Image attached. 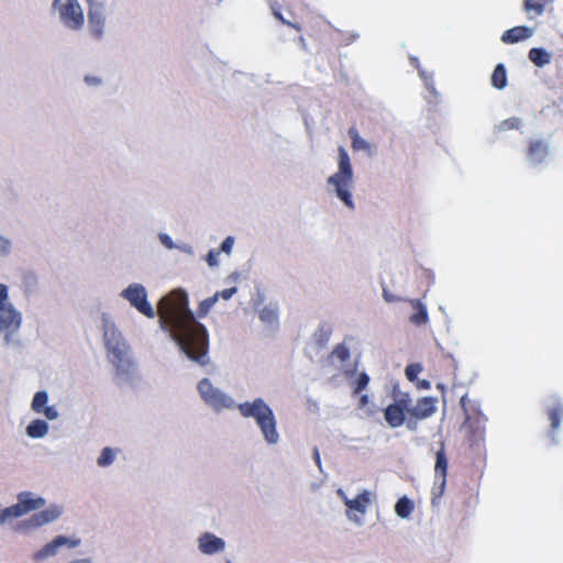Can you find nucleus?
<instances>
[{"label":"nucleus","mask_w":563,"mask_h":563,"mask_svg":"<svg viewBox=\"0 0 563 563\" xmlns=\"http://www.w3.org/2000/svg\"><path fill=\"white\" fill-rule=\"evenodd\" d=\"M217 302L218 296L206 298L199 303L196 316L189 307L188 294L178 288L164 296L157 305L161 329L168 333L180 354L199 367L208 366L211 357L209 331L197 317H206Z\"/></svg>","instance_id":"nucleus-1"},{"label":"nucleus","mask_w":563,"mask_h":563,"mask_svg":"<svg viewBox=\"0 0 563 563\" xmlns=\"http://www.w3.org/2000/svg\"><path fill=\"white\" fill-rule=\"evenodd\" d=\"M239 413L244 419H253L260 433L268 445H276L280 441L277 429V418L269 404L262 397L239 402Z\"/></svg>","instance_id":"nucleus-2"},{"label":"nucleus","mask_w":563,"mask_h":563,"mask_svg":"<svg viewBox=\"0 0 563 563\" xmlns=\"http://www.w3.org/2000/svg\"><path fill=\"white\" fill-rule=\"evenodd\" d=\"M239 413L244 419H253L260 433L268 445H276L280 441L277 429V418L269 404L262 397L239 402Z\"/></svg>","instance_id":"nucleus-3"},{"label":"nucleus","mask_w":563,"mask_h":563,"mask_svg":"<svg viewBox=\"0 0 563 563\" xmlns=\"http://www.w3.org/2000/svg\"><path fill=\"white\" fill-rule=\"evenodd\" d=\"M327 184L347 209H355L352 197L354 172L349 153L343 146L338 148V170L327 179Z\"/></svg>","instance_id":"nucleus-4"},{"label":"nucleus","mask_w":563,"mask_h":563,"mask_svg":"<svg viewBox=\"0 0 563 563\" xmlns=\"http://www.w3.org/2000/svg\"><path fill=\"white\" fill-rule=\"evenodd\" d=\"M107 361L113 367L112 380L118 387H137L141 374L133 351L108 357Z\"/></svg>","instance_id":"nucleus-5"},{"label":"nucleus","mask_w":563,"mask_h":563,"mask_svg":"<svg viewBox=\"0 0 563 563\" xmlns=\"http://www.w3.org/2000/svg\"><path fill=\"white\" fill-rule=\"evenodd\" d=\"M51 11L57 15L59 24L73 33L85 27V11L79 0H52Z\"/></svg>","instance_id":"nucleus-6"},{"label":"nucleus","mask_w":563,"mask_h":563,"mask_svg":"<svg viewBox=\"0 0 563 563\" xmlns=\"http://www.w3.org/2000/svg\"><path fill=\"white\" fill-rule=\"evenodd\" d=\"M197 391L205 405L214 412H221L224 409H238L239 402L231 395L216 387L207 377L197 383Z\"/></svg>","instance_id":"nucleus-7"},{"label":"nucleus","mask_w":563,"mask_h":563,"mask_svg":"<svg viewBox=\"0 0 563 563\" xmlns=\"http://www.w3.org/2000/svg\"><path fill=\"white\" fill-rule=\"evenodd\" d=\"M108 13L106 4L87 0V34L93 43H102L107 36Z\"/></svg>","instance_id":"nucleus-8"},{"label":"nucleus","mask_w":563,"mask_h":563,"mask_svg":"<svg viewBox=\"0 0 563 563\" xmlns=\"http://www.w3.org/2000/svg\"><path fill=\"white\" fill-rule=\"evenodd\" d=\"M64 506L52 504L43 510L34 512L29 518L20 520L13 527V531L20 534H30L31 532L57 521L64 514Z\"/></svg>","instance_id":"nucleus-9"},{"label":"nucleus","mask_w":563,"mask_h":563,"mask_svg":"<svg viewBox=\"0 0 563 563\" xmlns=\"http://www.w3.org/2000/svg\"><path fill=\"white\" fill-rule=\"evenodd\" d=\"M102 336L107 358L133 351L117 324L106 314L102 316Z\"/></svg>","instance_id":"nucleus-10"},{"label":"nucleus","mask_w":563,"mask_h":563,"mask_svg":"<svg viewBox=\"0 0 563 563\" xmlns=\"http://www.w3.org/2000/svg\"><path fill=\"white\" fill-rule=\"evenodd\" d=\"M120 297L125 299L131 307L135 308L141 314L153 319L155 310L148 301L147 290L144 285L139 283L130 284L120 292Z\"/></svg>","instance_id":"nucleus-11"},{"label":"nucleus","mask_w":563,"mask_h":563,"mask_svg":"<svg viewBox=\"0 0 563 563\" xmlns=\"http://www.w3.org/2000/svg\"><path fill=\"white\" fill-rule=\"evenodd\" d=\"M80 543L81 540L78 538L58 534L37 551H35L31 559L34 563H43L48 559L56 556L63 548L75 549L79 547Z\"/></svg>","instance_id":"nucleus-12"},{"label":"nucleus","mask_w":563,"mask_h":563,"mask_svg":"<svg viewBox=\"0 0 563 563\" xmlns=\"http://www.w3.org/2000/svg\"><path fill=\"white\" fill-rule=\"evenodd\" d=\"M345 506L347 520L356 527L365 522V515L369 506L368 495H339Z\"/></svg>","instance_id":"nucleus-13"},{"label":"nucleus","mask_w":563,"mask_h":563,"mask_svg":"<svg viewBox=\"0 0 563 563\" xmlns=\"http://www.w3.org/2000/svg\"><path fill=\"white\" fill-rule=\"evenodd\" d=\"M46 500L42 497L37 498H21L15 505L2 508L0 507V526L15 518H20L31 511L43 508Z\"/></svg>","instance_id":"nucleus-14"},{"label":"nucleus","mask_w":563,"mask_h":563,"mask_svg":"<svg viewBox=\"0 0 563 563\" xmlns=\"http://www.w3.org/2000/svg\"><path fill=\"white\" fill-rule=\"evenodd\" d=\"M198 551L208 556L218 555L224 552L227 543L224 539L212 532H202L196 540Z\"/></svg>","instance_id":"nucleus-15"},{"label":"nucleus","mask_w":563,"mask_h":563,"mask_svg":"<svg viewBox=\"0 0 563 563\" xmlns=\"http://www.w3.org/2000/svg\"><path fill=\"white\" fill-rule=\"evenodd\" d=\"M22 320V313L13 303L0 307V330H20Z\"/></svg>","instance_id":"nucleus-16"},{"label":"nucleus","mask_w":563,"mask_h":563,"mask_svg":"<svg viewBox=\"0 0 563 563\" xmlns=\"http://www.w3.org/2000/svg\"><path fill=\"white\" fill-rule=\"evenodd\" d=\"M550 146L543 140L531 141L528 148V163L538 166L545 162L550 155Z\"/></svg>","instance_id":"nucleus-17"},{"label":"nucleus","mask_w":563,"mask_h":563,"mask_svg":"<svg viewBox=\"0 0 563 563\" xmlns=\"http://www.w3.org/2000/svg\"><path fill=\"white\" fill-rule=\"evenodd\" d=\"M437 398L422 397L418 399L415 406H411L409 416L416 419H427L431 417L437 410Z\"/></svg>","instance_id":"nucleus-18"},{"label":"nucleus","mask_w":563,"mask_h":563,"mask_svg":"<svg viewBox=\"0 0 563 563\" xmlns=\"http://www.w3.org/2000/svg\"><path fill=\"white\" fill-rule=\"evenodd\" d=\"M406 413L405 409L391 402L384 409V419L390 428H398L405 423Z\"/></svg>","instance_id":"nucleus-19"},{"label":"nucleus","mask_w":563,"mask_h":563,"mask_svg":"<svg viewBox=\"0 0 563 563\" xmlns=\"http://www.w3.org/2000/svg\"><path fill=\"white\" fill-rule=\"evenodd\" d=\"M533 33L534 31L532 27L526 25L515 26L504 32L501 35V41L504 43H518L520 41L530 38Z\"/></svg>","instance_id":"nucleus-20"},{"label":"nucleus","mask_w":563,"mask_h":563,"mask_svg":"<svg viewBox=\"0 0 563 563\" xmlns=\"http://www.w3.org/2000/svg\"><path fill=\"white\" fill-rule=\"evenodd\" d=\"M49 426L43 419L32 420L25 428V433L31 439H43L48 433Z\"/></svg>","instance_id":"nucleus-21"},{"label":"nucleus","mask_w":563,"mask_h":563,"mask_svg":"<svg viewBox=\"0 0 563 563\" xmlns=\"http://www.w3.org/2000/svg\"><path fill=\"white\" fill-rule=\"evenodd\" d=\"M416 506L417 505L412 499H410L407 495H404L395 504V512L399 518L409 520L411 514L416 510Z\"/></svg>","instance_id":"nucleus-22"},{"label":"nucleus","mask_w":563,"mask_h":563,"mask_svg":"<svg viewBox=\"0 0 563 563\" xmlns=\"http://www.w3.org/2000/svg\"><path fill=\"white\" fill-rule=\"evenodd\" d=\"M548 413H549V418L551 421V429H552V432L549 434V437L551 438L553 444H558L559 441L553 432L555 430H558L560 427L561 418L563 417V404L559 402L558 405H554L553 407H549Z\"/></svg>","instance_id":"nucleus-23"},{"label":"nucleus","mask_w":563,"mask_h":563,"mask_svg":"<svg viewBox=\"0 0 563 563\" xmlns=\"http://www.w3.org/2000/svg\"><path fill=\"white\" fill-rule=\"evenodd\" d=\"M529 59L537 67H544L551 63L552 54L543 47H533L529 51Z\"/></svg>","instance_id":"nucleus-24"},{"label":"nucleus","mask_w":563,"mask_h":563,"mask_svg":"<svg viewBox=\"0 0 563 563\" xmlns=\"http://www.w3.org/2000/svg\"><path fill=\"white\" fill-rule=\"evenodd\" d=\"M490 84L498 90H503L507 86V71L503 63L495 66L490 76Z\"/></svg>","instance_id":"nucleus-25"},{"label":"nucleus","mask_w":563,"mask_h":563,"mask_svg":"<svg viewBox=\"0 0 563 563\" xmlns=\"http://www.w3.org/2000/svg\"><path fill=\"white\" fill-rule=\"evenodd\" d=\"M260 320L269 325L275 327L278 324V309L276 305L269 303L265 306L258 313Z\"/></svg>","instance_id":"nucleus-26"},{"label":"nucleus","mask_w":563,"mask_h":563,"mask_svg":"<svg viewBox=\"0 0 563 563\" xmlns=\"http://www.w3.org/2000/svg\"><path fill=\"white\" fill-rule=\"evenodd\" d=\"M412 305L416 312L410 317V321L417 325L427 323L429 320L427 307L419 300L413 301Z\"/></svg>","instance_id":"nucleus-27"},{"label":"nucleus","mask_w":563,"mask_h":563,"mask_svg":"<svg viewBox=\"0 0 563 563\" xmlns=\"http://www.w3.org/2000/svg\"><path fill=\"white\" fill-rule=\"evenodd\" d=\"M47 401H48V394L46 390H38L35 393V395L33 396V399H32V402H31V409L36 412V413H41L46 405H47Z\"/></svg>","instance_id":"nucleus-28"},{"label":"nucleus","mask_w":563,"mask_h":563,"mask_svg":"<svg viewBox=\"0 0 563 563\" xmlns=\"http://www.w3.org/2000/svg\"><path fill=\"white\" fill-rule=\"evenodd\" d=\"M349 136L352 141V147L355 151H363V152L371 151V144L365 139L361 137L355 129L352 128L349 130Z\"/></svg>","instance_id":"nucleus-29"},{"label":"nucleus","mask_w":563,"mask_h":563,"mask_svg":"<svg viewBox=\"0 0 563 563\" xmlns=\"http://www.w3.org/2000/svg\"><path fill=\"white\" fill-rule=\"evenodd\" d=\"M410 62L411 65H413L418 69L419 76L423 79L426 88L430 90L434 96H437L438 91L433 86L432 75H428V73L424 69L420 68L419 60L417 57H410Z\"/></svg>","instance_id":"nucleus-30"},{"label":"nucleus","mask_w":563,"mask_h":563,"mask_svg":"<svg viewBox=\"0 0 563 563\" xmlns=\"http://www.w3.org/2000/svg\"><path fill=\"white\" fill-rule=\"evenodd\" d=\"M115 460V451L112 448L106 446L101 450L97 459V464L100 467L110 466Z\"/></svg>","instance_id":"nucleus-31"},{"label":"nucleus","mask_w":563,"mask_h":563,"mask_svg":"<svg viewBox=\"0 0 563 563\" xmlns=\"http://www.w3.org/2000/svg\"><path fill=\"white\" fill-rule=\"evenodd\" d=\"M393 404L405 409L409 413V410L412 406V399H411L409 393L402 391L400 395H395Z\"/></svg>","instance_id":"nucleus-32"},{"label":"nucleus","mask_w":563,"mask_h":563,"mask_svg":"<svg viewBox=\"0 0 563 563\" xmlns=\"http://www.w3.org/2000/svg\"><path fill=\"white\" fill-rule=\"evenodd\" d=\"M423 367L420 363L408 364L405 368V375L409 382H417L418 375L422 372Z\"/></svg>","instance_id":"nucleus-33"},{"label":"nucleus","mask_w":563,"mask_h":563,"mask_svg":"<svg viewBox=\"0 0 563 563\" xmlns=\"http://www.w3.org/2000/svg\"><path fill=\"white\" fill-rule=\"evenodd\" d=\"M13 242L5 235L0 234V258H7L11 255Z\"/></svg>","instance_id":"nucleus-34"},{"label":"nucleus","mask_w":563,"mask_h":563,"mask_svg":"<svg viewBox=\"0 0 563 563\" xmlns=\"http://www.w3.org/2000/svg\"><path fill=\"white\" fill-rule=\"evenodd\" d=\"M521 124H522V121L520 118L512 117V118L501 121L498 125V129L500 131L518 130V129H520Z\"/></svg>","instance_id":"nucleus-35"},{"label":"nucleus","mask_w":563,"mask_h":563,"mask_svg":"<svg viewBox=\"0 0 563 563\" xmlns=\"http://www.w3.org/2000/svg\"><path fill=\"white\" fill-rule=\"evenodd\" d=\"M82 81L87 87L100 88L104 85V80L101 76L86 74L82 77Z\"/></svg>","instance_id":"nucleus-36"},{"label":"nucleus","mask_w":563,"mask_h":563,"mask_svg":"<svg viewBox=\"0 0 563 563\" xmlns=\"http://www.w3.org/2000/svg\"><path fill=\"white\" fill-rule=\"evenodd\" d=\"M368 383H369V376L365 372L360 373L354 383V388H353L354 394H360L361 391L366 389Z\"/></svg>","instance_id":"nucleus-37"},{"label":"nucleus","mask_w":563,"mask_h":563,"mask_svg":"<svg viewBox=\"0 0 563 563\" xmlns=\"http://www.w3.org/2000/svg\"><path fill=\"white\" fill-rule=\"evenodd\" d=\"M332 354L341 362H345L350 358V349L345 344L341 343L334 347Z\"/></svg>","instance_id":"nucleus-38"},{"label":"nucleus","mask_w":563,"mask_h":563,"mask_svg":"<svg viewBox=\"0 0 563 563\" xmlns=\"http://www.w3.org/2000/svg\"><path fill=\"white\" fill-rule=\"evenodd\" d=\"M446 468H448V460L445 457L444 452L443 451L437 452L435 471L444 474L446 472Z\"/></svg>","instance_id":"nucleus-39"},{"label":"nucleus","mask_w":563,"mask_h":563,"mask_svg":"<svg viewBox=\"0 0 563 563\" xmlns=\"http://www.w3.org/2000/svg\"><path fill=\"white\" fill-rule=\"evenodd\" d=\"M235 239L232 235L227 236L220 244L218 249L220 253H224L227 255H231Z\"/></svg>","instance_id":"nucleus-40"},{"label":"nucleus","mask_w":563,"mask_h":563,"mask_svg":"<svg viewBox=\"0 0 563 563\" xmlns=\"http://www.w3.org/2000/svg\"><path fill=\"white\" fill-rule=\"evenodd\" d=\"M219 255H220L219 250H216V249L209 250V252L207 253V255L205 257L209 267L213 268L219 265V261H218Z\"/></svg>","instance_id":"nucleus-41"},{"label":"nucleus","mask_w":563,"mask_h":563,"mask_svg":"<svg viewBox=\"0 0 563 563\" xmlns=\"http://www.w3.org/2000/svg\"><path fill=\"white\" fill-rule=\"evenodd\" d=\"M158 240L167 250L176 249L177 243L174 242L169 234L161 232L158 233Z\"/></svg>","instance_id":"nucleus-42"},{"label":"nucleus","mask_w":563,"mask_h":563,"mask_svg":"<svg viewBox=\"0 0 563 563\" xmlns=\"http://www.w3.org/2000/svg\"><path fill=\"white\" fill-rule=\"evenodd\" d=\"M525 8L527 11H536L538 14H542L544 5L540 2H533L532 0H525Z\"/></svg>","instance_id":"nucleus-43"},{"label":"nucleus","mask_w":563,"mask_h":563,"mask_svg":"<svg viewBox=\"0 0 563 563\" xmlns=\"http://www.w3.org/2000/svg\"><path fill=\"white\" fill-rule=\"evenodd\" d=\"M19 330H2L1 333H3V341H4V345H13V344H16V345H20V342L19 341H15L13 339L14 334L18 332Z\"/></svg>","instance_id":"nucleus-44"},{"label":"nucleus","mask_w":563,"mask_h":563,"mask_svg":"<svg viewBox=\"0 0 563 563\" xmlns=\"http://www.w3.org/2000/svg\"><path fill=\"white\" fill-rule=\"evenodd\" d=\"M12 305L9 301V288L5 284H0V307Z\"/></svg>","instance_id":"nucleus-45"},{"label":"nucleus","mask_w":563,"mask_h":563,"mask_svg":"<svg viewBox=\"0 0 563 563\" xmlns=\"http://www.w3.org/2000/svg\"><path fill=\"white\" fill-rule=\"evenodd\" d=\"M238 292V287H231V288H227V289H223L221 291H217L214 294V296H218V300L220 298L224 299V300H229L233 297V295H235Z\"/></svg>","instance_id":"nucleus-46"},{"label":"nucleus","mask_w":563,"mask_h":563,"mask_svg":"<svg viewBox=\"0 0 563 563\" xmlns=\"http://www.w3.org/2000/svg\"><path fill=\"white\" fill-rule=\"evenodd\" d=\"M41 413L48 420H56L59 417V412L55 406H46Z\"/></svg>","instance_id":"nucleus-47"},{"label":"nucleus","mask_w":563,"mask_h":563,"mask_svg":"<svg viewBox=\"0 0 563 563\" xmlns=\"http://www.w3.org/2000/svg\"><path fill=\"white\" fill-rule=\"evenodd\" d=\"M272 11H273V15H274L276 19H278L283 24H285V25H289V26H292L294 29H296V30H298V31L301 29L299 24L291 23L290 21L286 20V19L282 15V13H280L278 10H276L274 7H272Z\"/></svg>","instance_id":"nucleus-48"},{"label":"nucleus","mask_w":563,"mask_h":563,"mask_svg":"<svg viewBox=\"0 0 563 563\" xmlns=\"http://www.w3.org/2000/svg\"><path fill=\"white\" fill-rule=\"evenodd\" d=\"M176 249L179 250L180 252L189 255V256H194L195 255L194 247L190 244H188V243H185V242L177 243L176 244Z\"/></svg>","instance_id":"nucleus-49"},{"label":"nucleus","mask_w":563,"mask_h":563,"mask_svg":"<svg viewBox=\"0 0 563 563\" xmlns=\"http://www.w3.org/2000/svg\"><path fill=\"white\" fill-rule=\"evenodd\" d=\"M383 297L387 302H397L400 298L391 292H389L386 288H383Z\"/></svg>","instance_id":"nucleus-50"},{"label":"nucleus","mask_w":563,"mask_h":563,"mask_svg":"<svg viewBox=\"0 0 563 563\" xmlns=\"http://www.w3.org/2000/svg\"><path fill=\"white\" fill-rule=\"evenodd\" d=\"M405 423H406V427H407V429L409 431H412V432L417 431V429H418V419H416V418L410 416V418L408 420L406 419Z\"/></svg>","instance_id":"nucleus-51"},{"label":"nucleus","mask_w":563,"mask_h":563,"mask_svg":"<svg viewBox=\"0 0 563 563\" xmlns=\"http://www.w3.org/2000/svg\"><path fill=\"white\" fill-rule=\"evenodd\" d=\"M319 339H318V342L320 344H324L329 341V332L327 330H324L323 328H320L319 329Z\"/></svg>","instance_id":"nucleus-52"},{"label":"nucleus","mask_w":563,"mask_h":563,"mask_svg":"<svg viewBox=\"0 0 563 563\" xmlns=\"http://www.w3.org/2000/svg\"><path fill=\"white\" fill-rule=\"evenodd\" d=\"M312 457H313V460H314V462H316L317 466L319 467V470H320V471H322V468H321V459H320V453H319V450H318V448H317V446H314V448L312 449Z\"/></svg>","instance_id":"nucleus-53"},{"label":"nucleus","mask_w":563,"mask_h":563,"mask_svg":"<svg viewBox=\"0 0 563 563\" xmlns=\"http://www.w3.org/2000/svg\"><path fill=\"white\" fill-rule=\"evenodd\" d=\"M417 387L419 389H430L431 383L427 379H418L417 380Z\"/></svg>","instance_id":"nucleus-54"},{"label":"nucleus","mask_w":563,"mask_h":563,"mask_svg":"<svg viewBox=\"0 0 563 563\" xmlns=\"http://www.w3.org/2000/svg\"><path fill=\"white\" fill-rule=\"evenodd\" d=\"M402 391L399 389V384L395 383L393 386V393H391L393 399L395 398V395H400Z\"/></svg>","instance_id":"nucleus-55"},{"label":"nucleus","mask_w":563,"mask_h":563,"mask_svg":"<svg viewBox=\"0 0 563 563\" xmlns=\"http://www.w3.org/2000/svg\"><path fill=\"white\" fill-rule=\"evenodd\" d=\"M70 563H92V560H91V558H84V559L74 560Z\"/></svg>","instance_id":"nucleus-56"},{"label":"nucleus","mask_w":563,"mask_h":563,"mask_svg":"<svg viewBox=\"0 0 563 563\" xmlns=\"http://www.w3.org/2000/svg\"><path fill=\"white\" fill-rule=\"evenodd\" d=\"M360 402L362 406H365L368 402V395H362L360 398Z\"/></svg>","instance_id":"nucleus-57"},{"label":"nucleus","mask_w":563,"mask_h":563,"mask_svg":"<svg viewBox=\"0 0 563 563\" xmlns=\"http://www.w3.org/2000/svg\"><path fill=\"white\" fill-rule=\"evenodd\" d=\"M238 277H239V274H238V273H232V274L230 275V278H232V279H236Z\"/></svg>","instance_id":"nucleus-58"},{"label":"nucleus","mask_w":563,"mask_h":563,"mask_svg":"<svg viewBox=\"0 0 563 563\" xmlns=\"http://www.w3.org/2000/svg\"><path fill=\"white\" fill-rule=\"evenodd\" d=\"M437 387H438L439 389H441L442 391H444V385H443V384H441V383H440V384H438V386H437Z\"/></svg>","instance_id":"nucleus-59"},{"label":"nucleus","mask_w":563,"mask_h":563,"mask_svg":"<svg viewBox=\"0 0 563 563\" xmlns=\"http://www.w3.org/2000/svg\"><path fill=\"white\" fill-rule=\"evenodd\" d=\"M357 37H358V34H353V35H352V38H353V40H356Z\"/></svg>","instance_id":"nucleus-60"},{"label":"nucleus","mask_w":563,"mask_h":563,"mask_svg":"<svg viewBox=\"0 0 563 563\" xmlns=\"http://www.w3.org/2000/svg\"><path fill=\"white\" fill-rule=\"evenodd\" d=\"M335 493L341 494V493H343V490L341 488H339Z\"/></svg>","instance_id":"nucleus-61"},{"label":"nucleus","mask_w":563,"mask_h":563,"mask_svg":"<svg viewBox=\"0 0 563 563\" xmlns=\"http://www.w3.org/2000/svg\"><path fill=\"white\" fill-rule=\"evenodd\" d=\"M352 374H354V371L346 372V375H352Z\"/></svg>","instance_id":"nucleus-62"},{"label":"nucleus","mask_w":563,"mask_h":563,"mask_svg":"<svg viewBox=\"0 0 563 563\" xmlns=\"http://www.w3.org/2000/svg\"><path fill=\"white\" fill-rule=\"evenodd\" d=\"M300 44H305L303 37L300 38Z\"/></svg>","instance_id":"nucleus-63"},{"label":"nucleus","mask_w":563,"mask_h":563,"mask_svg":"<svg viewBox=\"0 0 563 563\" xmlns=\"http://www.w3.org/2000/svg\"><path fill=\"white\" fill-rule=\"evenodd\" d=\"M227 563H233L231 560H228Z\"/></svg>","instance_id":"nucleus-64"}]
</instances>
